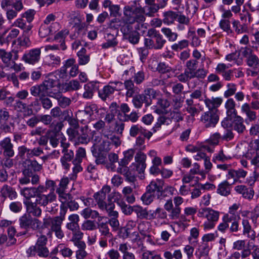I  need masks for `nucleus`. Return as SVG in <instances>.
Listing matches in <instances>:
<instances>
[{"label": "nucleus", "mask_w": 259, "mask_h": 259, "mask_svg": "<svg viewBox=\"0 0 259 259\" xmlns=\"http://www.w3.org/2000/svg\"><path fill=\"white\" fill-rule=\"evenodd\" d=\"M144 13V9L138 1H134L123 8V16L121 19L115 18L111 22L116 23L117 26H132L136 22L140 24L145 20Z\"/></svg>", "instance_id": "1"}, {"label": "nucleus", "mask_w": 259, "mask_h": 259, "mask_svg": "<svg viewBox=\"0 0 259 259\" xmlns=\"http://www.w3.org/2000/svg\"><path fill=\"white\" fill-rule=\"evenodd\" d=\"M23 177L19 179V182L22 185L31 183L36 185L39 182V177L34 172L39 171L42 169V163L36 160L25 159L23 163Z\"/></svg>", "instance_id": "2"}, {"label": "nucleus", "mask_w": 259, "mask_h": 259, "mask_svg": "<svg viewBox=\"0 0 259 259\" xmlns=\"http://www.w3.org/2000/svg\"><path fill=\"white\" fill-rule=\"evenodd\" d=\"M56 184L55 181L51 180H47L45 183V186L42 185H38V187H42L44 189L41 190V194L46 196L45 202L47 206V208L49 212L55 213L58 209V204L54 203L56 201L57 195L55 193V189Z\"/></svg>", "instance_id": "3"}, {"label": "nucleus", "mask_w": 259, "mask_h": 259, "mask_svg": "<svg viewBox=\"0 0 259 259\" xmlns=\"http://www.w3.org/2000/svg\"><path fill=\"white\" fill-rule=\"evenodd\" d=\"M88 132L89 127L88 125L81 127L79 131L75 129H68L67 131L69 139L75 146L80 144H87L90 142Z\"/></svg>", "instance_id": "4"}, {"label": "nucleus", "mask_w": 259, "mask_h": 259, "mask_svg": "<svg viewBox=\"0 0 259 259\" xmlns=\"http://www.w3.org/2000/svg\"><path fill=\"white\" fill-rule=\"evenodd\" d=\"M198 216L207 220L203 224V228L205 230H210L214 227L215 223L219 220L220 212L210 208L205 207L199 209Z\"/></svg>", "instance_id": "5"}, {"label": "nucleus", "mask_w": 259, "mask_h": 259, "mask_svg": "<svg viewBox=\"0 0 259 259\" xmlns=\"http://www.w3.org/2000/svg\"><path fill=\"white\" fill-rule=\"evenodd\" d=\"M111 191V188L108 185L104 186L102 189L94 194V198L98 205L99 209L105 212L112 207H115V204L113 203H108L105 201L106 195Z\"/></svg>", "instance_id": "6"}, {"label": "nucleus", "mask_w": 259, "mask_h": 259, "mask_svg": "<svg viewBox=\"0 0 259 259\" xmlns=\"http://www.w3.org/2000/svg\"><path fill=\"white\" fill-rule=\"evenodd\" d=\"M222 220L223 222L218 226L219 231L225 232L229 228L230 233H236L240 230L239 221L235 217L225 214Z\"/></svg>", "instance_id": "7"}, {"label": "nucleus", "mask_w": 259, "mask_h": 259, "mask_svg": "<svg viewBox=\"0 0 259 259\" xmlns=\"http://www.w3.org/2000/svg\"><path fill=\"white\" fill-rule=\"evenodd\" d=\"M208 71L204 68H199L196 71L185 69L184 72L179 74L177 78L181 82H187L190 85V81L194 78L203 79L207 76Z\"/></svg>", "instance_id": "8"}, {"label": "nucleus", "mask_w": 259, "mask_h": 259, "mask_svg": "<svg viewBox=\"0 0 259 259\" xmlns=\"http://www.w3.org/2000/svg\"><path fill=\"white\" fill-rule=\"evenodd\" d=\"M63 221L61 219L55 217H48L43 219V226L44 228H50L51 232H54L56 237L58 239L64 237V233L61 229Z\"/></svg>", "instance_id": "9"}, {"label": "nucleus", "mask_w": 259, "mask_h": 259, "mask_svg": "<svg viewBox=\"0 0 259 259\" xmlns=\"http://www.w3.org/2000/svg\"><path fill=\"white\" fill-rule=\"evenodd\" d=\"M44 189L42 187H33L25 188L22 190V194L27 199H30L32 197H35V201L40 206H46L45 202L46 196L41 194V190Z\"/></svg>", "instance_id": "10"}, {"label": "nucleus", "mask_w": 259, "mask_h": 259, "mask_svg": "<svg viewBox=\"0 0 259 259\" xmlns=\"http://www.w3.org/2000/svg\"><path fill=\"white\" fill-rule=\"evenodd\" d=\"M61 147L62 148V152L64 154L61 157L60 161L63 167L68 170L70 168V164L68 162L71 161L74 157V152L72 150H69V143L65 138H62L61 140Z\"/></svg>", "instance_id": "11"}, {"label": "nucleus", "mask_w": 259, "mask_h": 259, "mask_svg": "<svg viewBox=\"0 0 259 259\" xmlns=\"http://www.w3.org/2000/svg\"><path fill=\"white\" fill-rule=\"evenodd\" d=\"M219 120V115L216 110H208L201 115L200 121L206 128L215 126Z\"/></svg>", "instance_id": "12"}, {"label": "nucleus", "mask_w": 259, "mask_h": 259, "mask_svg": "<svg viewBox=\"0 0 259 259\" xmlns=\"http://www.w3.org/2000/svg\"><path fill=\"white\" fill-rule=\"evenodd\" d=\"M94 112H98V107L97 104H91L86 106L83 110H80L77 112L78 120L82 124L89 122Z\"/></svg>", "instance_id": "13"}, {"label": "nucleus", "mask_w": 259, "mask_h": 259, "mask_svg": "<svg viewBox=\"0 0 259 259\" xmlns=\"http://www.w3.org/2000/svg\"><path fill=\"white\" fill-rule=\"evenodd\" d=\"M19 225L21 228L27 229L31 228L33 230L40 228L41 222L37 219L32 218L30 215L25 214L19 220Z\"/></svg>", "instance_id": "14"}, {"label": "nucleus", "mask_w": 259, "mask_h": 259, "mask_svg": "<svg viewBox=\"0 0 259 259\" xmlns=\"http://www.w3.org/2000/svg\"><path fill=\"white\" fill-rule=\"evenodd\" d=\"M118 26L125 39H128L131 43L133 44L138 43L140 34L137 31L134 30L133 26L127 25Z\"/></svg>", "instance_id": "15"}, {"label": "nucleus", "mask_w": 259, "mask_h": 259, "mask_svg": "<svg viewBox=\"0 0 259 259\" xmlns=\"http://www.w3.org/2000/svg\"><path fill=\"white\" fill-rule=\"evenodd\" d=\"M165 42L166 40L160 34L152 38H146L144 40V44L146 48L157 50L161 49Z\"/></svg>", "instance_id": "16"}, {"label": "nucleus", "mask_w": 259, "mask_h": 259, "mask_svg": "<svg viewBox=\"0 0 259 259\" xmlns=\"http://www.w3.org/2000/svg\"><path fill=\"white\" fill-rule=\"evenodd\" d=\"M41 49H31L25 53L22 57V60L26 63L34 65L39 62L40 58Z\"/></svg>", "instance_id": "17"}, {"label": "nucleus", "mask_w": 259, "mask_h": 259, "mask_svg": "<svg viewBox=\"0 0 259 259\" xmlns=\"http://www.w3.org/2000/svg\"><path fill=\"white\" fill-rule=\"evenodd\" d=\"M69 182V180L67 177H63L60 181L59 187L56 190L60 201L64 202L70 197V194L66 192Z\"/></svg>", "instance_id": "18"}, {"label": "nucleus", "mask_w": 259, "mask_h": 259, "mask_svg": "<svg viewBox=\"0 0 259 259\" xmlns=\"http://www.w3.org/2000/svg\"><path fill=\"white\" fill-rule=\"evenodd\" d=\"M0 147L3 150V154L5 157L10 158L14 156V146L9 137L5 138L0 142Z\"/></svg>", "instance_id": "19"}, {"label": "nucleus", "mask_w": 259, "mask_h": 259, "mask_svg": "<svg viewBox=\"0 0 259 259\" xmlns=\"http://www.w3.org/2000/svg\"><path fill=\"white\" fill-rule=\"evenodd\" d=\"M105 212L110 218L107 223L109 224L113 230H117L119 226V223L118 220L119 214L118 212L115 210V207H112Z\"/></svg>", "instance_id": "20"}, {"label": "nucleus", "mask_w": 259, "mask_h": 259, "mask_svg": "<svg viewBox=\"0 0 259 259\" xmlns=\"http://www.w3.org/2000/svg\"><path fill=\"white\" fill-rule=\"evenodd\" d=\"M164 182L162 180L157 179L152 181L147 187V191L154 194L156 192L158 196L161 195L163 192V186Z\"/></svg>", "instance_id": "21"}, {"label": "nucleus", "mask_w": 259, "mask_h": 259, "mask_svg": "<svg viewBox=\"0 0 259 259\" xmlns=\"http://www.w3.org/2000/svg\"><path fill=\"white\" fill-rule=\"evenodd\" d=\"M235 190L242 195V197L249 200H251L254 195V191L252 188H248L244 185H238L235 187Z\"/></svg>", "instance_id": "22"}, {"label": "nucleus", "mask_w": 259, "mask_h": 259, "mask_svg": "<svg viewBox=\"0 0 259 259\" xmlns=\"http://www.w3.org/2000/svg\"><path fill=\"white\" fill-rule=\"evenodd\" d=\"M241 110L242 113L244 114L246 117V122H253L256 120V113L253 110L251 109L249 104L247 103L243 104L241 106Z\"/></svg>", "instance_id": "23"}, {"label": "nucleus", "mask_w": 259, "mask_h": 259, "mask_svg": "<svg viewBox=\"0 0 259 259\" xmlns=\"http://www.w3.org/2000/svg\"><path fill=\"white\" fill-rule=\"evenodd\" d=\"M241 225L243 227V235L247 236L251 240H254L256 236L255 231L252 229V227L249 220L244 218L241 220Z\"/></svg>", "instance_id": "24"}, {"label": "nucleus", "mask_w": 259, "mask_h": 259, "mask_svg": "<svg viewBox=\"0 0 259 259\" xmlns=\"http://www.w3.org/2000/svg\"><path fill=\"white\" fill-rule=\"evenodd\" d=\"M146 155L142 152H138L135 156L136 168L139 173H143L146 167Z\"/></svg>", "instance_id": "25"}, {"label": "nucleus", "mask_w": 259, "mask_h": 259, "mask_svg": "<svg viewBox=\"0 0 259 259\" xmlns=\"http://www.w3.org/2000/svg\"><path fill=\"white\" fill-rule=\"evenodd\" d=\"M30 92L32 96L39 97V99L44 96H49L50 95L48 94V91L42 83L32 86L30 89Z\"/></svg>", "instance_id": "26"}, {"label": "nucleus", "mask_w": 259, "mask_h": 259, "mask_svg": "<svg viewBox=\"0 0 259 259\" xmlns=\"http://www.w3.org/2000/svg\"><path fill=\"white\" fill-rule=\"evenodd\" d=\"M73 58L67 60L65 62L64 65L59 70H57L54 73L56 76L58 75L60 78L67 79L69 76L67 68H70V67L73 65Z\"/></svg>", "instance_id": "27"}, {"label": "nucleus", "mask_w": 259, "mask_h": 259, "mask_svg": "<svg viewBox=\"0 0 259 259\" xmlns=\"http://www.w3.org/2000/svg\"><path fill=\"white\" fill-rule=\"evenodd\" d=\"M142 95L144 97L147 104L150 106L152 104V101L158 96V92L153 88H146Z\"/></svg>", "instance_id": "28"}, {"label": "nucleus", "mask_w": 259, "mask_h": 259, "mask_svg": "<svg viewBox=\"0 0 259 259\" xmlns=\"http://www.w3.org/2000/svg\"><path fill=\"white\" fill-rule=\"evenodd\" d=\"M171 120L169 118L163 116H160L157 120L156 123L152 129L154 133L159 130L160 128H165L167 126L171 127Z\"/></svg>", "instance_id": "29"}, {"label": "nucleus", "mask_w": 259, "mask_h": 259, "mask_svg": "<svg viewBox=\"0 0 259 259\" xmlns=\"http://www.w3.org/2000/svg\"><path fill=\"white\" fill-rule=\"evenodd\" d=\"M204 103L209 110H215L217 111V113H219V110L217 108L222 104V99L220 98H212V99L206 98L204 100Z\"/></svg>", "instance_id": "30"}, {"label": "nucleus", "mask_w": 259, "mask_h": 259, "mask_svg": "<svg viewBox=\"0 0 259 259\" xmlns=\"http://www.w3.org/2000/svg\"><path fill=\"white\" fill-rule=\"evenodd\" d=\"M49 96L52 98H54L57 100L58 107L62 108H66L69 106L71 103V100L70 98L63 96L60 94L53 93L52 95H50Z\"/></svg>", "instance_id": "31"}, {"label": "nucleus", "mask_w": 259, "mask_h": 259, "mask_svg": "<svg viewBox=\"0 0 259 259\" xmlns=\"http://www.w3.org/2000/svg\"><path fill=\"white\" fill-rule=\"evenodd\" d=\"M123 85L126 91L125 96L127 98L133 97L137 93L138 88L135 86L134 82L131 79L125 80Z\"/></svg>", "instance_id": "32"}, {"label": "nucleus", "mask_w": 259, "mask_h": 259, "mask_svg": "<svg viewBox=\"0 0 259 259\" xmlns=\"http://www.w3.org/2000/svg\"><path fill=\"white\" fill-rule=\"evenodd\" d=\"M13 52H18L16 50H12L10 52H7L4 50H0V59L2 60L6 67L10 65L12 62L14 53Z\"/></svg>", "instance_id": "33"}, {"label": "nucleus", "mask_w": 259, "mask_h": 259, "mask_svg": "<svg viewBox=\"0 0 259 259\" xmlns=\"http://www.w3.org/2000/svg\"><path fill=\"white\" fill-rule=\"evenodd\" d=\"M40 206L38 203H36L35 201L28 202L26 203L27 211L29 213L32 214L35 217H39L41 214V209L39 207Z\"/></svg>", "instance_id": "34"}, {"label": "nucleus", "mask_w": 259, "mask_h": 259, "mask_svg": "<svg viewBox=\"0 0 259 259\" xmlns=\"http://www.w3.org/2000/svg\"><path fill=\"white\" fill-rule=\"evenodd\" d=\"M58 79L54 73L49 74L42 82L44 86L48 91L49 90L55 87Z\"/></svg>", "instance_id": "35"}, {"label": "nucleus", "mask_w": 259, "mask_h": 259, "mask_svg": "<svg viewBox=\"0 0 259 259\" xmlns=\"http://www.w3.org/2000/svg\"><path fill=\"white\" fill-rule=\"evenodd\" d=\"M243 118L239 115H236L233 121V128L239 134H241L245 130V126L243 123Z\"/></svg>", "instance_id": "36"}, {"label": "nucleus", "mask_w": 259, "mask_h": 259, "mask_svg": "<svg viewBox=\"0 0 259 259\" xmlns=\"http://www.w3.org/2000/svg\"><path fill=\"white\" fill-rule=\"evenodd\" d=\"M117 172L124 176L125 180L128 182L134 183L136 180V177L127 166L118 167L117 168Z\"/></svg>", "instance_id": "37"}, {"label": "nucleus", "mask_w": 259, "mask_h": 259, "mask_svg": "<svg viewBox=\"0 0 259 259\" xmlns=\"http://www.w3.org/2000/svg\"><path fill=\"white\" fill-rule=\"evenodd\" d=\"M1 195L4 198L9 197L10 199H15L17 196V193L15 190L7 185H5L1 189Z\"/></svg>", "instance_id": "38"}, {"label": "nucleus", "mask_w": 259, "mask_h": 259, "mask_svg": "<svg viewBox=\"0 0 259 259\" xmlns=\"http://www.w3.org/2000/svg\"><path fill=\"white\" fill-rule=\"evenodd\" d=\"M68 220L69 222L67 223L66 228L68 230L72 231L79 228L78 222L79 217L77 214H73L69 216Z\"/></svg>", "instance_id": "39"}, {"label": "nucleus", "mask_w": 259, "mask_h": 259, "mask_svg": "<svg viewBox=\"0 0 259 259\" xmlns=\"http://www.w3.org/2000/svg\"><path fill=\"white\" fill-rule=\"evenodd\" d=\"M236 103L232 98H230L225 103V108L227 109L228 116L237 115V111L235 109Z\"/></svg>", "instance_id": "40"}, {"label": "nucleus", "mask_w": 259, "mask_h": 259, "mask_svg": "<svg viewBox=\"0 0 259 259\" xmlns=\"http://www.w3.org/2000/svg\"><path fill=\"white\" fill-rule=\"evenodd\" d=\"M178 16V13L172 11H168L163 13L164 23L169 25L173 24Z\"/></svg>", "instance_id": "41"}, {"label": "nucleus", "mask_w": 259, "mask_h": 259, "mask_svg": "<svg viewBox=\"0 0 259 259\" xmlns=\"http://www.w3.org/2000/svg\"><path fill=\"white\" fill-rule=\"evenodd\" d=\"M133 97L132 103L136 108H141L143 104L146 107H149L142 94L136 95Z\"/></svg>", "instance_id": "42"}, {"label": "nucleus", "mask_w": 259, "mask_h": 259, "mask_svg": "<svg viewBox=\"0 0 259 259\" xmlns=\"http://www.w3.org/2000/svg\"><path fill=\"white\" fill-rule=\"evenodd\" d=\"M98 228L101 235L104 236L105 238H112V234L110 232L107 222L98 223Z\"/></svg>", "instance_id": "43"}, {"label": "nucleus", "mask_w": 259, "mask_h": 259, "mask_svg": "<svg viewBox=\"0 0 259 259\" xmlns=\"http://www.w3.org/2000/svg\"><path fill=\"white\" fill-rule=\"evenodd\" d=\"M114 93L112 87L107 85L99 92V96L103 101H105L107 98H109Z\"/></svg>", "instance_id": "44"}, {"label": "nucleus", "mask_w": 259, "mask_h": 259, "mask_svg": "<svg viewBox=\"0 0 259 259\" xmlns=\"http://www.w3.org/2000/svg\"><path fill=\"white\" fill-rule=\"evenodd\" d=\"M77 55L78 57V65H84L89 63L90 55L87 54V50L84 48H82L78 52Z\"/></svg>", "instance_id": "45"}, {"label": "nucleus", "mask_w": 259, "mask_h": 259, "mask_svg": "<svg viewBox=\"0 0 259 259\" xmlns=\"http://www.w3.org/2000/svg\"><path fill=\"white\" fill-rule=\"evenodd\" d=\"M132 192L133 189L130 186L124 187L122 191L126 200L129 203H133L135 201V197Z\"/></svg>", "instance_id": "46"}, {"label": "nucleus", "mask_w": 259, "mask_h": 259, "mask_svg": "<svg viewBox=\"0 0 259 259\" xmlns=\"http://www.w3.org/2000/svg\"><path fill=\"white\" fill-rule=\"evenodd\" d=\"M230 184L227 181L221 183L217 189V192L223 196H228L230 193Z\"/></svg>", "instance_id": "47"}, {"label": "nucleus", "mask_w": 259, "mask_h": 259, "mask_svg": "<svg viewBox=\"0 0 259 259\" xmlns=\"http://www.w3.org/2000/svg\"><path fill=\"white\" fill-rule=\"evenodd\" d=\"M164 207L166 211L170 213L169 214V217L171 220H176L179 219L180 216L179 213H177V215L173 213V210H174V207L172 203V201L171 199L167 200V201L164 205Z\"/></svg>", "instance_id": "48"}, {"label": "nucleus", "mask_w": 259, "mask_h": 259, "mask_svg": "<svg viewBox=\"0 0 259 259\" xmlns=\"http://www.w3.org/2000/svg\"><path fill=\"white\" fill-rule=\"evenodd\" d=\"M140 248V253H142L141 259H152L154 256L157 254H154V251L148 250L146 249V247L144 246L143 243L138 244Z\"/></svg>", "instance_id": "49"}, {"label": "nucleus", "mask_w": 259, "mask_h": 259, "mask_svg": "<svg viewBox=\"0 0 259 259\" xmlns=\"http://www.w3.org/2000/svg\"><path fill=\"white\" fill-rule=\"evenodd\" d=\"M45 63L49 66L59 65L61 63L60 57L50 54L46 57Z\"/></svg>", "instance_id": "50"}, {"label": "nucleus", "mask_w": 259, "mask_h": 259, "mask_svg": "<svg viewBox=\"0 0 259 259\" xmlns=\"http://www.w3.org/2000/svg\"><path fill=\"white\" fill-rule=\"evenodd\" d=\"M163 256L165 259H182L183 254L180 249H177L171 252L170 251H165L163 253Z\"/></svg>", "instance_id": "51"}, {"label": "nucleus", "mask_w": 259, "mask_h": 259, "mask_svg": "<svg viewBox=\"0 0 259 259\" xmlns=\"http://www.w3.org/2000/svg\"><path fill=\"white\" fill-rule=\"evenodd\" d=\"M121 197L122 196L119 192H113L108 196L107 201L108 203H113L114 204V202H116L119 205L121 202H123Z\"/></svg>", "instance_id": "52"}, {"label": "nucleus", "mask_w": 259, "mask_h": 259, "mask_svg": "<svg viewBox=\"0 0 259 259\" xmlns=\"http://www.w3.org/2000/svg\"><path fill=\"white\" fill-rule=\"evenodd\" d=\"M86 157V151L84 148L79 147L76 151L75 158L72 162L75 163H81L84 158Z\"/></svg>", "instance_id": "53"}, {"label": "nucleus", "mask_w": 259, "mask_h": 259, "mask_svg": "<svg viewBox=\"0 0 259 259\" xmlns=\"http://www.w3.org/2000/svg\"><path fill=\"white\" fill-rule=\"evenodd\" d=\"M84 92L82 94V97L85 99H91L94 94V88L93 85L87 84L84 85Z\"/></svg>", "instance_id": "54"}, {"label": "nucleus", "mask_w": 259, "mask_h": 259, "mask_svg": "<svg viewBox=\"0 0 259 259\" xmlns=\"http://www.w3.org/2000/svg\"><path fill=\"white\" fill-rule=\"evenodd\" d=\"M107 38V42L102 44L103 48L107 49L110 47H113L117 45V42L115 40L114 36L110 33H108L105 37Z\"/></svg>", "instance_id": "55"}, {"label": "nucleus", "mask_w": 259, "mask_h": 259, "mask_svg": "<svg viewBox=\"0 0 259 259\" xmlns=\"http://www.w3.org/2000/svg\"><path fill=\"white\" fill-rule=\"evenodd\" d=\"M161 31L170 41H175L178 38V34L176 32H172L169 28H162L161 29Z\"/></svg>", "instance_id": "56"}, {"label": "nucleus", "mask_w": 259, "mask_h": 259, "mask_svg": "<svg viewBox=\"0 0 259 259\" xmlns=\"http://www.w3.org/2000/svg\"><path fill=\"white\" fill-rule=\"evenodd\" d=\"M184 202L183 198L180 196H176L174 198V203L175 204L174 210H173V213L177 215L179 213L180 215L181 212V208L180 205H181Z\"/></svg>", "instance_id": "57"}, {"label": "nucleus", "mask_w": 259, "mask_h": 259, "mask_svg": "<svg viewBox=\"0 0 259 259\" xmlns=\"http://www.w3.org/2000/svg\"><path fill=\"white\" fill-rule=\"evenodd\" d=\"M198 4L197 0H189L187 5V10L190 14L194 15L197 11Z\"/></svg>", "instance_id": "58"}, {"label": "nucleus", "mask_w": 259, "mask_h": 259, "mask_svg": "<svg viewBox=\"0 0 259 259\" xmlns=\"http://www.w3.org/2000/svg\"><path fill=\"white\" fill-rule=\"evenodd\" d=\"M145 11L144 14L149 17L154 16V14L156 13L159 9L157 4H153L151 5H146L144 8H143Z\"/></svg>", "instance_id": "59"}, {"label": "nucleus", "mask_w": 259, "mask_h": 259, "mask_svg": "<svg viewBox=\"0 0 259 259\" xmlns=\"http://www.w3.org/2000/svg\"><path fill=\"white\" fill-rule=\"evenodd\" d=\"M150 229V223L147 221H143L138 225V229L142 235L150 237L147 235L148 231Z\"/></svg>", "instance_id": "60"}, {"label": "nucleus", "mask_w": 259, "mask_h": 259, "mask_svg": "<svg viewBox=\"0 0 259 259\" xmlns=\"http://www.w3.org/2000/svg\"><path fill=\"white\" fill-rule=\"evenodd\" d=\"M120 120L123 121H131L132 122H136L138 121L139 116L136 111H133L130 114H127L125 116H122L120 115Z\"/></svg>", "instance_id": "61"}, {"label": "nucleus", "mask_w": 259, "mask_h": 259, "mask_svg": "<svg viewBox=\"0 0 259 259\" xmlns=\"http://www.w3.org/2000/svg\"><path fill=\"white\" fill-rule=\"evenodd\" d=\"M65 90L67 91H77L80 88L79 82L76 80H72L70 81L65 85Z\"/></svg>", "instance_id": "62"}, {"label": "nucleus", "mask_w": 259, "mask_h": 259, "mask_svg": "<svg viewBox=\"0 0 259 259\" xmlns=\"http://www.w3.org/2000/svg\"><path fill=\"white\" fill-rule=\"evenodd\" d=\"M189 41L187 40L184 39L175 43L171 47V49L175 51H178L187 48L188 46Z\"/></svg>", "instance_id": "63"}, {"label": "nucleus", "mask_w": 259, "mask_h": 259, "mask_svg": "<svg viewBox=\"0 0 259 259\" xmlns=\"http://www.w3.org/2000/svg\"><path fill=\"white\" fill-rule=\"evenodd\" d=\"M186 103L187 105L186 111L194 116L198 111L197 109L194 106V101L192 99H187Z\"/></svg>", "instance_id": "64"}]
</instances>
